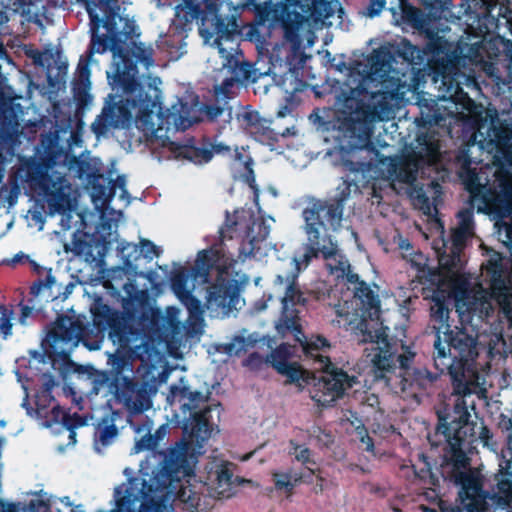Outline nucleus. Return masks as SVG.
<instances>
[{
  "instance_id": "423d86ee",
  "label": "nucleus",
  "mask_w": 512,
  "mask_h": 512,
  "mask_svg": "<svg viewBox=\"0 0 512 512\" xmlns=\"http://www.w3.org/2000/svg\"><path fill=\"white\" fill-rule=\"evenodd\" d=\"M197 19L201 22L200 36L206 45L216 50L222 60L220 71L227 74L222 84L215 86L216 96L228 97L236 82L255 81L251 66L239 60L236 25L218 14V4L214 0H182L175 7L170 33L160 37L158 47L166 51L171 60H178L185 53L186 32Z\"/></svg>"
},
{
  "instance_id": "e433bc0d",
  "label": "nucleus",
  "mask_w": 512,
  "mask_h": 512,
  "mask_svg": "<svg viewBox=\"0 0 512 512\" xmlns=\"http://www.w3.org/2000/svg\"><path fill=\"white\" fill-rule=\"evenodd\" d=\"M385 5V0H371L370 5L368 7V15L370 17L379 15L380 12L384 9Z\"/></svg>"
},
{
  "instance_id": "f3484780",
  "label": "nucleus",
  "mask_w": 512,
  "mask_h": 512,
  "mask_svg": "<svg viewBox=\"0 0 512 512\" xmlns=\"http://www.w3.org/2000/svg\"><path fill=\"white\" fill-rule=\"evenodd\" d=\"M100 180H103L102 176H98L93 180L90 191V196L96 210L99 212L106 210L108 204L118 191L119 199L122 200L125 205L130 203V196L126 189L127 181L124 175L118 176L114 181H110V186L101 184Z\"/></svg>"
},
{
  "instance_id": "7c9ffc66",
  "label": "nucleus",
  "mask_w": 512,
  "mask_h": 512,
  "mask_svg": "<svg viewBox=\"0 0 512 512\" xmlns=\"http://www.w3.org/2000/svg\"><path fill=\"white\" fill-rule=\"evenodd\" d=\"M289 453L295 457V459L303 464L310 462V450L302 445L297 444L294 440L290 441Z\"/></svg>"
},
{
  "instance_id": "2f4dec72",
  "label": "nucleus",
  "mask_w": 512,
  "mask_h": 512,
  "mask_svg": "<svg viewBox=\"0 0 512 512\" xmlns=\"http://www.w3.org/2000/svg\"><path fill=\"white\" fill-rule=\"evenodd\" d=\"M29 225L37 226L38 230H43L45 224V214L40 208H34L28 212Z\"/></svg>"
},
{
  "instance_id": "7ed1b4c3",
  "label": "nucleus",
  "mask_w": 512,
  "mask_h": 512,
  "mask_svg": "<svg viewBox=\"0 0 512 512\" xmlns=\"http://www.w3.org/2000/svg\"><path fill=\"white\" fill-rule=\"evenodd\" d=\"M107 78L115 94L108 96L101 114L91 125L97 137L106 136L111 129L129 128L132 124L140 130L151 147L163 148L167 158L183 159L195 164L209 162L214 154L228 148L223 144L195 147L171 141L167 136L169 126L185 130L202 118V105L198 102L174 104L167 114L162 109L161 80L150 75L139 76L135 66L121 53H113L112 67Z\"/></svg>"
},
{
  "instance_id": "ea45409f",
  "label": "nucleus",
  "mask_w": 512,
  "mask_h": 512,
  "mask_svg": "<svg viewBox=\"0 0 512 512\" xmlns=\"http://www.w3.org/2000/svg\"><path fill=\"white\" fill-rule=\"evenodd\" d=\"M7 7L0 3V26L8 22Z\"/></svg>"
},
{
  "instance_id": "473e14b6",
  "label": "nucleus",
  "mask_w": 512,
  "mask_h": 512,
  "mask_svg": "<svg viewBox=\"0 0 512 512\" xmlns=\"http://www.w3.org/2000/svg\"><path fill=\"white\" fill-rule=\"evenodd\" d=\"M140 251L146 258L149 259L159 256L162 252L160 247L145 239L140 241Z\"/></svg>"
},
{
  "instance_id": "f704fd0d",
  "label": "nucleus",
  "mask_w": 512,
  "mask_h": 512,
  "mask_svg": "<svg viewBox=\"0 0 512 512\" xmlns=\"http://www.w3.org/2000/svg\"><path fill=\"white\" fill-rule=\"evenodd\" d=\"M225 108L220 106H203L202 115H206L209 120H216L220 115L224 113Z\"/></svg>"
},
{
  "instance_id": "79ce46f5",
  "label": "nucleus",
  "mask_w": 512,
  "mask_h": 512,
  "mask_svg": "<svg viewBox=\"0 0 512 512\" xmlns=\"http://www.w3.org/2000/svg\"><path fill=\"white\" fill-rule=\"evenodd\" d=\"M366 401H367V404L370 406V407H374L376 405H378L379 401H378V397L375 396V395H369L366 397Z\"/></svg>"
},
{
  "instance_id": "bb28decb",
  "label": "nucleus",
  "mask_w": 512,
  "mask_h": 512,
  "mask_svg": "<svg viewBox=\"0 0 512 512\" xmlns=\"http://www.w3.org/2000/svg\"><path fill=\"white\" fill-rule=\"evenodd\" d=\"M351 416L353 419H348V420L350 421L351 425L355 429L356 438L360 441V443L362 445V449L373 453V451H374L373 441L369 437V435L366 433V430L363 427L361 420L358 419L354 415H351Z\"/></svg>"
},
{
  "instance_id": "49530a36",
  "label": "nucleus",
  "mask_w": 512,
  "mask_h": 512,
  "mask_svg": "<svg viewBox=\"0 0 512 512\" xmlns=\"http://www.w3.org/2000/svg\"><path fill=\"white\" fill-rule=\"evenodd\" d=\"M69 439L72 445L76 443V432L72 429L69 430Z\"/></svg>"
},
{
  "instance_id": "aec40b11",
  "label": "nucleus",
  "mask_w": 512,
  "mask_h": 512,
  "mask_svg": "<svg viewBox=\"0 0 512 512\" xmlns=\"http://www.w3.org/2000/svg\"><path fill=\"white\" fill-rule=\"evenodd\" d=\"M136 433L134 453H139L144 450H151L157 447L159 442L165 437L167 433V425L159 427L154 434H151L152 422L146 421L143 425H131Z\"/></svg>"
},
{
  "instance_id": "1a4fd4ad",
  "label": "nucleus",
  "mask_w": 512,
  "mask_h": 512,
  "mask_svg": "<svg viewBox=\"0 0 512 512\" xmlns=\"http://www.w3.org/2000/svg\"><path fill=\"white\" fill-rule=\"evenodd\" d=\"M109 362L115 371L114 377L110 379L106 373L97 374L92 380V393L111 395L128 413L131 426L133 417L151 409L157 386L154 382L136 380L133 365L121 356L112 355Z\"/></svg>"
},
{
  "instance_id": "5fc2aeb1",
  "label": "nucleus",
  "mask_w": 512,
  "mask_h": 512,
  "mask_svg": "<svg viewBox=\"0 0 512 512\" xmlns=\"http://www.w3.org/2000/svg\"><path fill=\"white\" fill-rule=\"evenodd\" d=\"M269 192L274 196L276 197L277 196V191L275 188H269Z\"/></svg>"
},
{
  "instance_id": "37998d69",
  "label": "nucleus",
  "mask_w": 512,
  "mask_h": 512,
  "mask_svg": "<svg viewBox=\"0 0 512 512\" xmlns=\"http://www.w3.org/2000/svg\"><path fill=\"white\" fill-rule=\"evenodd\" d=\"M30 314V309L28 307L23 308L22 310V316L20 318V323L25 325L26 324V318Z\"/></svg>"
},
{
  "instance_id": "c9c22d12",
  "label": "nucleus",
  "mask_w": 512,
  "mask_h": 512,
  "mask_svg": "<svg viewBox=\"0 0 512 512\" xmlns=\"http://www.w3.org/2000/svg\"><path fill=\"white\" fill-rule=\"evenodd\" d=\"M119 21L125 23L123 29L120 31L121 34H124L125 36H133L136 34L137 25L134 20L119 17Z\"/></svg>"
},
{
  "instance_id": "ddd939ff",
  "label": "nucleus",
  "mask_w": 512,
  "mask_h": 512,
  "mask_svg": "<svg viewBox=\"0 0 512 512\" xmlns=\"http://www.w3.org/2000/svg\"><path fill=\"white\" fill-rule=\"evenodd\" d=\"M491 184L483 194H473L474 204L482 211L512 214V177L503 168L493 171Z\"/></svg>"
},
{
  "instance_id": "a878e982",
  "label": "nucleus",
  "mask_w": 512,
  "mask_h": 512,
  "mask_svg": "<svg viewBox=\"0 0 512 512\" xmlns=\"http://www.w3.org/2000/svg\"><path fill=\"white\" fill-rule=\"evenodd\" d=\"M131 54L135 58L136 62L143 64L146 69L153 66L154 64L152 58L153 49L150 45H146L142 42L133 43Z\"/></svg>"
},
{
  "instance_id": "5701e85b",
  "label": "nucleus",
  "mask_w": 512,
  "mask_h": 512,
  "mask_svg": "<svg viewBox=\"0 0 512 512\" xmlns=\"http://www.w3.org/2000/svg\"><path fill=\"white\" fill-rule=\"evenodd\" d=\"M398 245L402 257L410 262L411 266L417 271H423L427 264L426 257L420 252H415L408 240L401 239Z\"/></svg>"
},
{
  "instance_id": "09e8293b",
  "label": "nucleus",
  "mask_w": 512,
  "mask_h": 512,
  "mask_svg": "<svg viewBox=\"0 0 512 512\" xmlns=\"http://www.w3.org/2000/svg\"><path fill=\"white\" fill-rule=\"evenodd\" d=\"M250 187L254 190V200H255V203L258 204V191L257 189L255 188L254 184L251 183L250 184Z\"/></svg>"
},
{
  "instance_id": "f8f14e48",
  "label": "nucleus",
  "mask_w": 512,
  "mask_h": 512,
  "mask_svg": "<svg viewBox=\"0 0 512 512\" xmlns=\"http://www.w3.org/2000/svg\"><path fill=\"white\" fill-rule=\"evenodd\" d=\"M35 185L49 214L61 215V227L69 230L76 208L75 191L71 183L60 172L47 168L44 174L35 179Z\"/></svg>"
},
{
  "instance_id": "c03bdc74",
  "label": "nucleus",
  "mask_w": 512,
  "mask_h": 512,
  "mask_svg": "<svg viewBox=\"0 0 512 512\" xmlns=\"http://www.w3.org/2000/svg\"><path fill=\"white\" fill-rule=\"evenodd\" d=\"M58 501L63 504L64 506H67V507H70L72 506V502L70 501V498L69 497H63V498H59Z\"/></svg>"
},
{
  "instance_id": "72a5a7b5",
  "label": "nucleus",
  "mask_w": 512,
  "mask_h": 512,
  "mask_svg": "<svg viewBox=\"0 0 512 512\" xmlns=\"http://www.w3.org/2000/svg\"><path fill=\"white\" fill-rule=\"evenodd\" d=\"M123 289L130 298V300L133 302H139L145 298L146 293L144 291L138 290L132 282L126 283Z\"/></svg>"
},
{
  "instance_id": "2eb2a0df",
  "label": "nucleus",
  "mask_w": 512,
  "mask_h": 512,
  "mask_svg": "<svg viewBox=\"0 0 512 512\" xmlns=\"http://www.w3.org/2000/svg\"><path fill=\"white\" fill-rule=\"evenodd\" d=\"M457 218L458 224L452 229L450 238L442 240L443 252L440 254V262L445 266H457L466 241L473 235L472 210L470 208L461 210Z\"/></svg>"
},
{
  "instance_id": "f257e3e1",
  "label": "nucleus",
  "mask_w": 512,
  "mask_h": 512,
  "mask_svg": "<svg viewBox=\"0 0 512 512\" xmlns=\"http://www.w3.org/2000/svg\"><path fill=\"white\" fill-rule=\"evenodd\" d=\"M343 207L340 203L326 204L320 201L311 203L303 211L304 231L307 242L305 252L300 258H290L289 271L278 274L275 280V289L281 298L282 316L276 323L279 334L285 335L291 332L294 338L302 346L305 354L314 359V369L321 371L312 395L313 400L322 406H328L340 398L347 389L355 383V377L335 368L329 359L322 354V350L328 347L326 339L320 336L307 338L301 331L298 311L293 307L303 302L302 295L295 286V279L302 269L307 267L314 257L322 256L326 261V267L330 274L334 275L343 285L348 284L347 293L342 303L335 306V313L339 318L338 325L352 324L360 319L358 326L364 333V342H368L365 348L367 357L376 369V378H385L386 373L399 362L401 370L403 390L411 388L427 389L432 385L435 377L426 369L411 371L409 361L413 354L408 352L397 358L391 351L388 341L387 327L382 325L373 330L364 322L366 316L378 318L379 301L359 276L350 270L348 260L341 254L337 243L328 234V230H337L342 221Z\"/></svg>"
},
{
  "instance_id": "4d7b16f0",
  "label": "nucleus",
  "mask_w": 512,
  "mask_h": 512,
  "mask_svg": "<svg viewBox=\"0 0 512 512\" xmlns=\"http://www.w3.org/2000/svg\"><path fill=\"white\" fill-rule=\"evenodd\" d=\"M130 473H131V470H130V469L126 468V469L124 470V474H125V475H127V476H129V475H130Z\"/></svg>"
},
{
  "instance_id": "de8ad7c7",
  "label": "nucleus",
  "mask_w": 512,
  "mask_h": 512,
  "mask_svg": "<svg viewBox=\"0 0 512 512\" xmlns=\"http://www.w3.org/2000/svg\"><path fill=\"white\" fill-rule=\"evenodd\" d=\"M288 111H289L288 107L285 106L281 110H279L278 116L285 117L287 115Z\"/></svg>"
},
{
  "instance_id": "4c0bfd02",
  "label": "nucleus",
  "mask_w": 512,
  "mask_h": 512,
  "mask_svg": "<svg viewBox=\"0 0 512 512\" xmlns=\"http://www.w3.org/2000/svg\"><path fill=\"white\" fill-rule=\"evenodd\" d=\"M244 348V340L240 338H235L233 342L229 343L225 346V351L232 355L238 354Z\"/></svg>"
},
{
  "instance_id": "20e7f679",
  "label": "nucleus",
  "mask_w": 512,
  "mask_h": 512,
  "mask_svg": "<svg viewBox=\"0 0 512 512\" xmlns=\"http://www.w3.org/2000/svg\"><path fill=\"white\" fill-rule=\"evenodd\" d=\"M348 94L331 122L330 137L342 159L368 149L375 124L389 121L404 105L406 95L418 89L419 79L410 63L398 66L387 47L374 49L365 64L349 69Z\"/></svg>"
},
{
  "instance_id": "8fccbe9b",
  "label": "nucleus",
  "mask_w": 512,
  "mask_h": 512,
  "mask_svg": "<svg viewBox=\"0 0 512 512\" xmlns=\"http://www.w3.org/2000/svg\"><path fill=\"white\" fill-rule=\"evenodd\" d=\"M53 411H56V412H57V416H58L59 414H61L62 419H64V418H65L64 412H63L60 408H58V407H53Z\"/></svg>"
},
{
  "instance_id": "dca6fc26",
  "label": "nucleus",
  "mask_w": 512,
  "mask_h": 512,
  "mask_svg": "<svg viewBox=\"0 0 512 512\" xmlns=\"http://www.w3.org/2000/svg\"><path fill=\"white\" fill-rule=\"evenodd\" d=\"M82 335L83 327L78 321L59 317L44 341L52 349V353L66 358L78 346Z\"/></svg>"
},
{
  "instance_id": "6e6552de",
  "label": "nucleus",
  "mask_w": 512,
  "mask_h": 512,
  "mask_svg": "<svg viewBox=\"0 0 512 512\" xmlns=\"http://www.w3.org/2000/svg\"><path fill=\"white\" fill-rule=\"evenodd\" d=\"M257 11L262 21L280 22L285 30V38L294 47L300 46L303 39L310 40L315 30L332 26V18L339 20L343 28L344 10L338 0H313L304 4L301 0H285L273 4L272 0H247Z\"/></svg>"
},
{
  "instance_id": "393cba45",
  "label": "nucleus",
  "mask_w": 512,
  "mask_h": 512,
  "mask_svg": "<svg viewBox=\"0 0 512 512\" xmlns=\"http://www.w3.org/2000/svg\"><path fill=\"white\" fill-rule=\"evenodd\" d=\"M432 318L438 323V326H434L437 331V335H443L445 332H450V326L448 324L449 310L439 302H436L431 308ZM438 338V336H436Z\"/></svg>"
},
{
  "instance_id": "412c9836",
  "label": "nucleus",
  "mask_w": 512,
  "mask_h": 512,
  "mask_svg": "<svg viewBox=\"0 0 512 512\" xmlns=\"http://www.w3.org/2000/svg\"><path fill=\"white\" fill-rule=\"evenodd\" d=\"M287 353L288 349L286 347H280L267 357V362L290 381H298L303 376V370L296 363L288 362Z\"/></svg>"
},
{
  "instance_id": "864d4df0",
  "label": "nucleus",
  "mask_w": 512,
  "mask_h": 512,
  "mask_svg": "<svg viewBox=\"0 0 512 512\" xmlns=\"http://www.w3.org/2000/svg\"><path fill=\"white\" fill-rule=\"evenodd\" d=\"M101 4L109 5L114 0H99Z\"/></svg>"
},
{
  "instance_id": "bf43d9fd",
  "label": "nucleus",
  "mask_w": 512,
  "mask_h": 512,
  "mask_svg": "<svg viewBox=\"0 0 512 512\" xmlns=\"http://www.w3.org/2000/svg\"><path fill=\"white\" fill-rule=\"evenodd\" d=\"M130 247H132V246H131L130 244H127V246H126V247H123V249H122V250L124 251L125 249L130 248Z\"/></svg>"
},
{
  "instance_id": "9d476101",
  "label": "nucleus",
  "mask_w": 512,
  "mask_h": 512,
  "mask_svg": "<svg viewBox=\"0 0 512 512\" xmlns=\"http://www.w3.org/2000/svg\"><path fill=\"white\" fill-rule=\"evenodd\" d=\"M499 473L496 475L497 492L487 494L481 490V477L476 471L462 472L457 475L461 486L459 497L460 512H486L489 499L496 508L512 512V438H509L507 448L501 452Z\"/></svg>"
},
{
  "instance_id": "c85d7f7f",
  "label": "nucleus",
  "mask_w": 512,
  "mask_h": 512,
  "mask_svg": "<svg viewBox=\"0 0 512 512\" xmlns=\"http://www.w3.org/2000/svg\"><path fill=\"white\" fill-rule=\"evenodd\" d=\"M30 56L35 64L50 70L52 63L55 61V53L52 50L32 51Z\"/></svg>"
},
{
  "instance_id": "052dcab7",
  "label": "nucleus",
  "mask_w": 512,
  "mask_h": 512,
  "mask_svg": "<svg viewBox=\"0 0 512 512\" xmlns=\"http://www.w3.org/2000/svg\"><path fill=\"white\" fill-rule=\"evenodd\" d=\"M249 457L250 455H247L246 457L243 458V460H247Z\"/></svg>"
},
{
  "instance_id": "39448f33",
  "label": "nucleus",
  "mask_w": 512,
  "mask_h": 512,
  "mask_svg": "<svg viewBox=\"0 0 512 512\" xmlns=\"http://www.w3.org/2000/svg\"><path fill=\"white\" fill-rule=\"evenodd\" d=\"M223 249L211 248L197 254L195 266L189 270L182 264H174L170 275L171 289L187 308L189 317L180 321L181 310L167 307L161 320L166 340L199 337L204 332V308L210 317L225 318L238 310L241 303L237 281L231 278L229 268L232 254Z\"/></svg>"
},
{
  "instance_id": "a19ab883",
  "label": "nucleus",
  "mask_w": 512,
  "mask_h": 512,
  "mask_svg": "<svg viewBox=\"0 0 512 512\" xmlns=\"http://www.w3.org/2000/svg\"><path fill=\"white\" fill-rule=\"evenodd\" d=\"M424 465H425V467L421 468L419 472H415L416 476L421 479L426 478L430 474V469H429L428 464L425 462Z\"/></svg>"
},
{
  "instance_id": "58836bf2",
  "label": "nucleus",
  "mask_w": 512,
  "mask_h": 512,
  "mask_svg": "<svg viewBox=\"0 0 512 512\" xmlns=\"http://www.w3.org/2000/svg\"><path fill=\"white\" fill-rule=\"evenodd\" d=\"M404 54L405 56L407 57L408 55L411 56V58H414L415 57V54L418 56L420 51L415 47V46H412V45H406L404 47Z\"/></svg>"
},
{
  "instance_id": "3c124183",
  "label": "nucleus",
  "mask_w": 512,
  "mask_h": 512,
  "mask_svg": "<svg viewBox=\"0 0 512 512\" xmlns=\"http://www.w3.org/2000/svg\"><path fill=\"white\" fill-rule=\"evenodd\" d=\"M83 506L82 505H77L75 507V509L72 510V512H83Z\"/></svg>"
},
{
  "instance_id": "4468645a",
  "label": "nucleus",
  "mask_w": 512,
  "mask_h": 512,
  "mask_svg": "<svg viewBox=\"0 0 512 512\" xmlns=\"http://www.w3.org/2000/svg\"><path fill=\"white\" fill-rule=\"evenodd\" d=\"M94 324L101 330H107L114 344L126 347L132 340L131 316L112 310L102 301H96L91 309Z\"/></svg>"
},
{
  "instance_id": "603ef678",
  "label": "nucleus",
  "mask_w": 512,
  "mask_h": 512,
  "mask_svg": "<svg viewBox=\"0 0 512 512\" xmlns=\"http://www.w3.org/2000/svg\"><path fill=\"white\" fill-rule=\"evenodd\" d=\"M494 337H495V340H493V342L496 343L501 339V334H495ZM491 342H492V340L489 342V345H491Z\"/></svg>"
},
{
  "instance_id": "a18cd8bd",
  "label": "nucleus",
  "mask_w": 512,
  "mask_h": 512,
  "mask_svg": "<svg viewBox=\"0 0 512 512\" xmlns=\"http://www.w3.org/2000/svg\"><path fill=\"white\" fill-rule=\"evenodd\" d=\"M427 5L434 6L436 4H445L446 0H424Z\"/></svg>"
},
{
  "instance_id": "6e6d98bb",
  "label": "nucleus",
  "mask_w": 512,
  "mask_h": 512,
  "mask_svg": "<svg viewBox=\"0 0 512 512\" xmlns=\"http://www.w3.org/2000/svg\"><path fill=\"white\" fill-rule=\"evenodd\" d=\"M3 177H4V171H3V169L0 167V182L2 181Z\"/></svg>"
},
{
  "instance_id": "b1692460",
  "label": "nucleus",
  "mask_w": 512,
  "mask_h": 512,
  "mask_svg": "<svg viewBox=\"0 0 512 512\" xmlns=\"http://www.w3.org/2000/svg\"><path fill=\"white\" fill-rule=\"evenodd\" d=\"M118 431L114 424L99 426L94 442L95 450L102 452V448L109 446L117 438Z\"/></svg>"
},
{
  "instance_id": "9b49d317",
  "label": "nucleus",
  "mask_w": 512,
  "mask_h": 512,
  "mask_svg": "<svg viewBox=\"0 0 512 512\" xmlns=\"http://www.w3.org/2000/svg\"><path fill=\"white\" fill-rule=\"evenodd\" d=\"M225 226L226 230L222 231L223 238L231 232L242 239L238 249V260L242 262L249 257L260 260L272 249L267 241L270 224L263 216H256L250 209L236 210L233 215H227Z\"/></svg>"
},
{
  "instance_id": "c756f323",
  "label": "nucleus",
  "mask_w": 512,
  "mask_h": 512,
  "mask_svg": "<svg viewBox=\"0 0 512 512\" xmlns=\"http://www.w3.org/2000/svg\"><path fill=\"white\" fill-rule=\"evenodd\" d=\"M13 316V311L5 307H0V333L4 338H7L12 334Z\"/></svg>"
},
{
  "instance_id": "4be33fe9",
  "label": "nucleus",
  "mask_w": 512,
  "mask_h": 512,
  "mask_svg": "<svg viewBox=\"0 0 512 512\" xmlns=\"http://www.w3.org/2000/svg\"><path fill=\"white\" fill-rule=\"evenodd\" d=\"M275 489L291 493L295 485L300 481L301 476L292 470L275 471L272 473Z\"/></svg>"
},
{
  "instance_id": "a211bd4d",
  "label": "nucleus",
  "mask_w": 512,
  "mask_h": 512,
  "mask_svg": "<svg viewBox=\"0 0 512 512\" xmlns=\"http://www.w3.org/2000/svg\"><path fill=\"white\" fill-rule=\"evenodd\" d=\"M78 2H82L85 4L86 10L89 14L90 18V30L92 33L91 39V51L93 53H104L106 52L112 43V39L107 36H99L97 34V30L104 22L103 17H100L96 11L97 5L91 0H77ZM98 6L100 10L103 12L104 16L107 18L110 16V13L117 6V0H114L109 5L101 4L99 0Z\"/></svg>"
},
{
  "instance_id": "cd10ccee",
  "label": "nucleus",
  "mask_w": 512,
  "mask_h": 512,
  "mask_svg": "<svg viewBox=\"0 0 512 512\" xmlns=\"http://www.w3.org/2000/svg\"><path fill=\"white\" fill-rule=\"evenodd\" d=\"M237 122L239 123L240 127L252 134L254 133V129L260 123V117L257 112L242 110L237 114Z\"/></svg>"
},
{
  "instance_id": "f03ea898",
  "label": "nucleus",
  "mask_w": 512,
  "mask_h": 512,
  "mask_svg": "<svg viewBox=\"0 0 512 512\" xmlns=\"http://www.w3.org/2000/svg\"><path fill=\"white\" fill-rule=\"evenodd\" d=\"M186 438L167 453H152L141 462L139 476L115 488V507L110 512H174L170 504L178 499L193 511L201 504L204 491L213 498L229 499L236 487L258 488L251 479L233 475V464L213 460L206 466L205 482L193 474L196 456L213 431H184Z\"/></svg>"
},
{
  "instance_id": "13d9d810",
  "label": "nucleus",
  "mask_w": 512,
  "mask_h": 512,
  "mask_svg": "<svg viewBox=\"0 0 512 512\" xmlns=\"http://www.w3.org/2000/svg\"><path fill=\"white\" fill-rule=\"evenodd\" d=\"M425 512H436V511H435V510H433V509L425 508Z\"/></svg>"
},
{
  "instance_id": "0eeeda50",
  "label": "nucleus",
  "mask_w": 512,
  "mask_h": 512,
  "mask_svg": "<svg viewBox=\"0 0 512 512\" xmlns=\"http://www.w3.org/2000/svg\"><path fill=\"white\" fill-rule=\"evenodd\" d=\"M439 157V139L434 134H420L416 139V146L407 155L381 157L375 163L346 161L345 165L349 170L361 172L374 180L372 197L379 202L382 195L378 181H383L395 189L397 183L411 185L418 177L424 178L427 175L430 178L431 172L438 168Z\"/></svg>"
},
{
  "instance_id": "680f3d73",
  "label": "nucleus",
  "mask_w": 512,
  "mask_h": 512,
  "mask_svg": "<svg viewBox=\"0 0 512 512\" xmlns=\"http://www.w3.org/2000/svg\"><path fill=\"white\" fill-rule=\"evenodd\" d=\"M97 512H105V511L100 510V511H97Z\"/></svg>"
},
{
  "instance_id": "6ab92c4d",
  "label": "nucleus",
  "mask_w": 512,
  "mask_h": 512,
  "mask_svg": "<svg viewBox=\"0 0 512 512\" xmlns=\"http://www.w3.org/2000/svg\"><path fill=\"white\" fill-rule=\"evenodd\" d=\"M442 193L441 185L436 179H431L421 186L415 185L409 191L413 205L421 210L423 214L432 217L437 212V202Z\"/></svg>"
}]
</instances>
